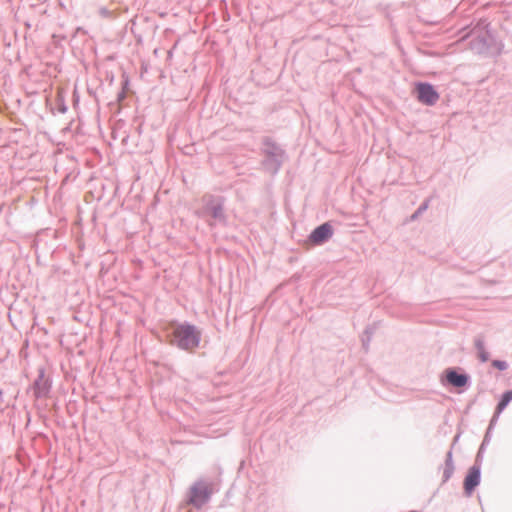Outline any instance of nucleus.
<instances>
[{
  "label": "nucleus",
  "mask_w": 512,
  "mask_h": 512,
  "mask_svg": "<svg viewBox=\"0 0 512 512\" xmlns=\"http://www.w3.org/2000/svg\"><path fill=\"white\" fill-rule=\"evenodd\" d=\"M455 465L453 462L452 448L446 453L445 462L443 465L442 484L446 483L454 474Z\"/></svg>",
  "instance_id": "9b49d317"
},
{
  "label": "nucleus",
  "mask_w": 512,
  "mask_h": 512,
  "mask_svg": "<svg viewBox=\"0 0 512 512\" xmlns=\"http://www.w3.org/2000/svg\"><path fill=\"white\" fill-rule=\"evenodd\" d=\"M55 108L61 114L66 113L67 110H68V107H67L66 102H65V97H64V95L61 92H59L56 95V98H55Z\"/></svg>",
  "instance_id": "4468645a"
},
{
  "label": "nucleus",
  "mask_w": 512,
  "mask_h": 512,
  "mask_svg": "<svg viewBox=\"0 0 512 512\" xmlns=\"http://www.w3.org/2000/svg\"><path fill=\"white\" fill-rule=\"evenodd\" d=\"M52 381L45 376V369L39 368L38 375L33 382V394L37 399L47 398L50 394Z\"/></svg>",
  "instance_id": "6e6552de"
},
{
  "label": "nucleus",
  "mask_w": 512,
  "mask_h": 512,
  "mask_svg": "<svg viewBox=\"0 0 512 512\" xmlns=\"http://www.w3.org/2000/svg\"><path fill=\"white\" fill-rule=\"evenodd\" d=\"M334 234L330 222H324L315 227L308 236V241L313 245H323L328 242Z\"/></svg>",
  "instance_id": "0eeeda50"
},
{
  "label": "nucleus",
  "mask_w": 512,
  "mask_h": 512,
  "mask_svg": "<svg viewBox=\"0 0 512 512\" xmlns=\"http://www.w3.org/2000/svg\"><path fill=\"white\" fill-rule=\"evenodd\" d=\"M429 206V200L423 201L420 206L417 208V210L412 215V219L417 218L420 214H422Z\"/></svg>",
  "instance_id": "f3484780"
},
{
  "label": "nucleus",
  "mask_w": 512,
  "mask_h": 512,
  "mask_svg": "<svg viewBox=\"0 0 512 512\" xmlns=\"http://www.w3.org/2000/svg\"><path fill=\"white\" fill-rule=\"evenodd\" d=\"M491 432H492V430H490V429L486 430V433H485L483 441H482V442H484V444H489L490 439H491Z\"/></svg>",
  "instance_id": "aec40b11"
},
{
  "label": "nucleus",
  "mask_w": 512,
  "mask_h": 512,
  "mask_svg": "<svg viewBox=\"0 0 512 512\" xmlns=\"http://www.w3.org/2000/svg\"><path fill=\"white\" fill-rule=\"evenodd\" d=\"M492 41V35L488 30L481 31L479 34L475 35L470 41L471 49L478 53H486Z\"/></svg>",
  "instance_id": "9d476101"
},
{
  "label": "nucleus",
  "mask_w": 512,
  "mask_h": 512,
  "mask_svg": "<svg viewBox=\"0 0 512 512\" xmlns=\"http://www.w3.org/2000/svg\"><path fill=\"white\" fill-rule=\"evenodd\" d=\"M167 337L172 346H176L180 350L192 351L199 347L201 341V331L189 322H175Z\"/></svg>",
  "instance_id": "f257e3e1"
},
{
  "label": "nucleus",
  "mask_w": 512,
  "mask_h": 512,
  "mask_svg": "<svg viewBox=\"0 0 512 512\" xmlns=\"http://www.w3.org/2000/svg\"><path fill=\"white\" fill-rule=\"evenodd\" d=\"M261 153L264 156L261 162L264 170L276 175L286 159L285 150L271 137L266 136L262 139Z\"/></svg>",
  "instance_id": "7ed1b4c3"
},
{
  "label": "nucleus",
  "mask_w": 512,
  "mask_h": 512,
  "mask_svg": "<svg viewBox=\"0 0 512 512\" xmlns=\"http://www.w3.org/2000/svg\"><path fill=\"white\" fill-rule=\"evenodd\" d=\"M487 445L488 444H484V442H482L477 453L483 454Z\"/></svg>",
  "instance_id": "4be33fe9"
},
{
  "label": "nucleus",
  "mask_w": 512,
  "mask_h": 512,
  "mask_svg": "<svg viewBox=\"0 0 512 512\" xmlns=\"http://www.w3.org/2000/svg\"><path fill=\"white\" fill-rule=\"evenodd\" d=\"M492 366L500 371H504L508 368V363L504 360L495 359L492 361Z\"/></svg>",
  "instance_id": "dca6fc26"
},
{
  "label": "nucleus",
  "mask_w": 512,
  "mask_h": 512,
  "mask_svg": "<svg viewBox=\"0 0 512 512\" xmlns=\"http://www.w3.org/2000/svg\"><path fill=\"white\" fill-rule=\"evenodd\" d=\"M414 92L417 100L426 106L435 105L440 97L438 91L429 82H416Z\"/></svg>",
  "instance_id": "423d86ee"
},
{
  "label": "nucleus",
  "mask_w": 512,
  "mask_h": 512,
  "mask_svg": "<svg viewBox=\"0 0 512 512\" xmlns=\"http://www.w3.org/2000/svg\"><path fill=\"white\" fill-rule=\"evenodd\" d=\"M459 439V435H456L454 438V441H457Z\"/></svg>",
  "instance_id": "b1692460"
},
{
  "label": "nucleus",
  "mask_w": 512,
  "mask_h": 512,
  "mask_svg": "<svg viewBox=\"0 0 512 512\" xmlns=\"http://www.w3.org/2000/svg\"><path fill=\"white\" fill-rule=\"evenodd\" d=\"M511 401H512V389L506 390L504 393H502V395L496 405L495 410H497V413H502Z\"/></svg>",
  "instance_id": "ddd939ff"
},
{
  "label": "nucleus",
  "mask_w": 512,
  "mask_h": 512,
  "mask_svg": "<svg viewBox=\"0 0 512 512\" xmlns=\"http://www.w3.org/2000/svg\"><path fill=\"white\" fill-rule=\"evenodd\" d=\"M501 413H497V410L494 411V414L489 422V425H488V428L487 429H490V430H493L494 426L496 425L497 421H498V418L500 416Z\"/></svg>",
  "instance_id": "a211bd4d"
},
{
  "label": "nucleus",
  "mask_w": 512,
  "mask_h": 512,
  "mask_svg": "<svg viewBox=\"0 0 512 512\" xmlns=\"http://www.w3.org/2000/svg\"><path fill=\"white\" fill-rule=\"evenodd\" d=\"M481 482V470L478 465H472L464 478L463 488L466 496H471Z\"/></svg>",
  "instance_id": "1a4fd4ad"
},
{
  "label": "nucleus",
  "mask_w": 512,
  "mask_h": 512,
  "mask_svg": "<svg viewBox=\"0 0 512 512\" xmlns=\"http://www.w3.org/2000/svg\"><path fill=\"white\" fill-rule=\"evenodd\" d=\"M125 96H126V95H125V92H124V91L119 92V94H118V100H119V101L123 100V99L125 98Z\"/></svg>",
  "instance_id": "5701e85b"
},
{
  "label": "nucleus",
  "mask_w": 512,
  "mask_h": 512,
  "mask_svg": "<svg viewBox=\"0 0 512 512\" xmlns=\"http://www.w3.org/2000/svg\"><path fill=\"white\" fill-rule=\"evenodd\" d=\"M487 445L488 444H484V442H482L477 453L483 454Z\"/></svg>",
  "instance_id": "412c9836"
},
{
  "label": "nucleus",
  "mask_w": 512,
  "mask_h": 512,
  "mask_svg": "<svg viewBox=\"0 0 512 512\" xmlns=\"http://www.w3.org/2000/svg\"><path fill=\"white\" fill-rule=\"evenodd\" d=\"M441 383L444 386L468 388L471 385V377L460 367H449L442 373Z\"/></svg>",
  "instance_id": "39448f33"
},
{
  "label": "nucleus",
  "mask_w": 512,
  "mask_h": 512,
  "mask_svg": "<svg viewBox=\"0 0 512 512\" xmlns=\"http://www.w3.org/2000/svg\"><path fill=\"white\" fill-rule=\"evenodd\" d=\"M372 334H373V328L370 326L366 327V329L364 331V336L362 337V346L365 351L368 350Z\"/></svg>",
  "instance_id": "2eb2a0df"
},
{
  "label": "nucleus",
  "mask_w": 512,
  "mask_h": 512,
  "mask_svg": "<svg viewBox=\"0 0 512 512\" xmlns=\"http://www.w3.org/2000/svg\"><path fill=\"white\" fill-rule=\"evenodd\" d=\"M202 202L201 215L207 218L209 227L227 226L228 216L225 212L226 199L224 196L207 194L202 198Z\"/></svg>",
  "instance_id": "f03ea898"
},
{
  "label": "nucleus",
  "mask_w": 512,
  "mask_h": 512,
  "mask_svg": "<svg viewBox=\"0 0 512 512\" xmlns=\"http://www.w3.org/2000/svg\"><path fill=\"white\" fill-rule=\"evenodd\" d=\"M474 346L477 350V356L481 362H487L489 360L490 354L487 352L485 348V341L483 336L478 335L474 339Z\"/></svg>",
  "instance_id": "f8f14e48"
},
{
  "label": "nucleus",
  "mask_w": 512,
  "mask_h": 512,
  "mask_svg": "<svg viewBox=\"0 0 512 512\" xmlns=\"http://www.w3.org/2000/svg\"><path fill=\"white\" fill-rule=\"evenodd\" d=\"M482 460H483V454H481V453H477V455H476V458H475V461H474V464H473V465H478V466H479V469L481 470Z\"/></svg>",
  "instance_id": "6ab92c4d"
},
{
  "label": "nucleus",
  "mask_w": 512,
  "mask_h": 512,
  "mask_svg": "<svg viewBox=\"0 0 512 512\" xmlns=\"http://www.w3.org/2000/svg\"><path fill=\"white\" fill-rule=\"evenodd\" d=\"M212 494L213 490L211 484L203 480H197L189 488L186 503L196 509H201L210 501Z\"/></svg>",
  "instance_id": "20e7f679"
}]
</instances>
